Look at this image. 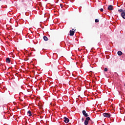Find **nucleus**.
Listing matches in <instances>:
<instances>
[{
    "label": "nucleus",
    "mask_w": 125,
    "mask_h": 125,
    "mask_svg": "<svg viewBox=\"0 0 125 125\" xmlns=\"http://www.w3.org/2000/svg\"><path fill=\"white\" fill-rule=\"evenodd\" d=\"M90 121H91V119H90V117H88L86 118L85 121L84 122V125H88V123Z\"/></svg>",
    "instance_id": "1"
},
{
    "label": "nucleus",
    "mask_w": 125,
    "mask_h": 125,
    "mask_svg": "<svg viewBox=\"0 0 125 125\" xmlns=\"http://www.w3.org/2000/svg\"><path fill=\"white\" fill-rule=\"evenodd\" d=\"M108 10H113V5H110L108 7Z\"/></svg>",
    "instance_id": "8"
},
{
    "label": "nucleus",
    "mask_w": 125,
    "mask_h": 125,
    "mask_svg": "<svg viewBox=\"0 0 125 125\" xmlns=\"http://www.w3.org/2000/svg\"><path fill=\"white\" fill-rule=\"evenodd\" d=\"M108 71V68H104V72H107Z\"/></svg>",
    "instance_id": "14"
},
{
    "label": "nucleus",
    "mask_w": 125,
    "mask_h": 125,
    "mask_svg": "<svg viewBox=\"0 0 125 125\" xmlns=\"http://www.w3.org/2000/svg\"><path fill=\"white\" fill-rule=\"evenodd\" d=\"M121 16L123 19H125V12L122 13Z\"/></svg>",
    "instance_id": "9"
},
{
    "label": "nucleus",
    "mask_w": 125,
    "mask_h": 125,
    "mask_svg": "<svg viewBox=\"0 0 125 125\" xmlns=\"http://www.w3.org/2000/svg\"><path fill=\"white\" fill-rule=\"evenodd\" d=\"M82 114L84 117H85V118H88L89 115L87 113H86V111H85V110H83L82 111Z\"/></svg>",
    "instance_id": "2"
},
{
    "label": "nucleus",
    "mask_w": 125,
    "mask_h": 125,
    "mask_svg": "<svg viewBox=\"0 0 125 125\" xmlns=\"http://www.w3.org/2000/svg\"><path fill=\"white\" fill-rule=\"evenodd\" d=\"M63 119H64L63 122H64L65 124H68V123L70 122V120L67 117H64Z\"/></svg>",
    "instance_id": "4"
},
{
    "label": "nucleus",
    "mask_w": 125,
    "mask_h": 125,
    "mask_svg": "<svg viewBox=\"0 0 125 125\" xmlns=\"http://www.w3.org/2000/svg\"><path fill=\"white\" fill-rule=\"evenodd\" d=\"M82 121H84V119L83 118L82 119Z\"/></svg>",
    "instance_id": "17"
},
{
    "label": "nucleus",
    "mask_w": 125,
    "mask_h": 125,
    "mask_svg": "<svg viewBox=\"0 0 125 125\" xmlns=\"http://www.w3.org/2000/svg\"><path fill=\"white\" fill-rule=\"evenodd\" d=\"M104 10H103V8H101V9H100V11H101L102 12H103Z\"/></svg>",
    "instance_id": "15"
},
{
    "label": "nucleus",
    "mask_w": 125,
    "mask_h": 125,
    "mask_svg": "<svg viewBox=\"0 0 125 125\" xmlns=\"http://www.w3.org/2000/svg\"><path fill=\"white\" fill-rule=\"evenodd\" d=\"M95 22L96 23H98V22H99V20H98V19H95Z\"/></svg>",
    "instance_id": "13"
},
{
    "label": "nucleus",
    "mask_w": 125,
    "mask_h": 125,
    "mask_svg": "<svg viewBox=\"0 0 125 125\" xmlns=\"http://www.w3.org/2000/svg\"><path fill=\"white\" fill-rule=\"evenodd\" d=\"M103 116H104V117H106V118H110L111 114L108 113H103Z\"/></svg>",
    "instance_id": "3"
},
{
    "label": "nucleus",
    "mask_w": 125,
    "mask_h": 125,
    "mask_svg": "<svg viewBox=\"0 0 125 125\" xmlns=\"http://www.w3.org/2000/svg\"><path fill=\"white\" fill-rule=\"evenodd\" d=\"M117 54L119 56H122V55H123V52L121 51H119L117 52Z\"/></svg>",
    "instance_id": "7"
},
{
    "label": "nucleus",
    "mask_w": 125,
    "mask_h": 125,
    "mask_svg": "<svg viewBox=\"0 0 125 125\" xmlns=\"http://www.w3.org/2000/svg\"><path fill=\"white\" fill-rule=\"evenodd\" d=\"M1 0H0V1Z\"/></svg>",
    "instance_id": "19"
},
{
    "label": "nucleus",
    "mask_w": 125,
    "mask_h": 125,
    "mask_svg": "<svg viewBox=\"0 0 125 125\" xmlns=\"http://www.w3.org/2000/svg\"><path fill=\"white\" fill-rule=\"evenodd\" d=\"M27 114L29 117H32V112L31 111H28Z\"/></svg>",
    "instance_id": "6"
},
{
    "label": "nucleus",
    "mask_w": 125,
    "mask_h": 125,
    "mask_svg": "<svg viewBox=\"0 0 125 125\" xmlns=\"http://www.w3.org/2000/svg\"><path fill=\"white\" fill-rule=\"evenodd\" d=\"M118 11H119V12H122V13H123V12H124V11H124V10H123L122 9H120L118 10Z\"/></svg>",
    "instance_id": "12"
},
{
    "label": "nucleus",
    "mask_w": 125,
    "mask_h": 125,
    "mask_svg": "<svg viewBox=\"0 0 125 125\" xmlns=\"http://www.w3.org/2000/svg\"><path fill=\"white\" fill-rule=\"evenodd\" d=\"M6 62L8 63H10V59H9V58H7L6 59Z\"/></svg>",
    "instance_id": "11"
},
{
    "label": "nucleus",
    "mask_w": 125,
    "mask_h": 125,
    "mask_svg": "<svg viewBox=\"0 0 125 125\" xmlns=\"http://www.w3.org/2000/svg\"><path fill=\"white\" fill-rule=\"evenodd\" d=\"M75 35V31L73 30H70L69 32V35L70 36H74Z\"/></svg>",
    "instance_id": "5"
},
{
    "label": "nucleus",
    "mask_w": 125,
    "mask_h": 125,
    "mask_svg": "<svg viewBox=\"0 0 125 125\" xmlns=\"http://www.w3.org/2000/svg\"><path fill=\"white\" fill-rule=\"evenodd\" d=\"M90 123L93 124L94 122L92 121V120H91V121H90Z\"/></svg>",
    "instance_id": "16"
},
{
    "label": "nucleus",
    "mask_w": 125,
    "mask_h": 125,
    "mask_svg": "<svg viewBox=\"0 0 125 125\" xmlns=\"http://www.w3.org/2000/svg\"><path fill=\"white\" fill-rule=\"evenodd\" d=\"M72 30H74V29H73Z\"/></svg>",
    "instance_id": "18"
},
{
    "label": "nucleus",
    "mask_w": 125,
    "mask_h": 125,
    "mask_svg": "<svg viewBox=\"0 0 125 125\" xmlns=\"http://www.w3.org/2000/svg\"><path fill=\"white\" fill-rule=\"evenodd\" d=\"M43 39L44 41H45V42H47V41H48V38L46 36H44L43 37Z\"/></svg>",
    "instance_id": "10"
}]
</instances>
